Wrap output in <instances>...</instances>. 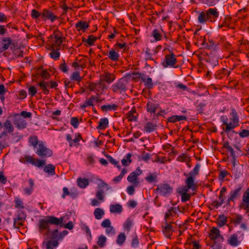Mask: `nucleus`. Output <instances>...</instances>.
I'll use <instances>...</instances> for the list:
<instances>
[{"label":"nucleus","instance_id":"nucleus-28","mask_svg":"<svg viewBox=\"0 0 249 249\" xmlns=\"http://www.w3.org/2000/svg\"><path fill=\"white\" fill-rule=\"evenodd\" d=\"M29 185H30V187L29 188H25L23 190L24 194L27 195H28V196L32 194V193L33 191L34 185V180L31 178L29 179Z\"/></svg>","mask_w":249,"mask_h":249},{"label":"nucleus","instance_id":"nucleus-13","mask_svg":"<svg viewBox=\"0 0 249 249\" xmlns=\"http://www.w3.org/2000/svg\"><path fill=\"white\" fill-rule=\"evenodd\" d=\"M189 177L185 180L186 187L184 188L185 191H188L190 189L195 191L197 185L195 182V178L188 176Z\"/></svg>","mask_w":249,"mask_h":249},{"label":"nucleus","instance_id":"nucleus-43","mask_svg":"<svg viewBox=\"0 0 249 249\" xmlns=\"http://www.w3.org/2000/svg\"><path fill=\"white\" fill-rule=\"evenodd\" d=\"M106 241L107 238L105 236L101 235L98 238L97 244L100 247L102 248L105 246Z\"/></svg>","mask_w":249,"mask_h":249},{"label":"nucleus","instance_id":"nucleus-50","mask_svg":"<svg viewBox=\"0 0 249 249\" xmlns=\"http://www.w3.org/2000/svg\"><path fill=\"white\" fill-rule=\"evenodd\" d=\"M96 101L97 102H99L98 98L94 96H92L86 102H87V106H92L93 105L94 102Z\"/></svg>","mask_w":249,"mask_h":249},{"label":"nucleus","instance_id":"nucleus-41","mask_svg":"<svg viewBox=\"0 0 249 249\" xmlns=\"http://www.w3.org/2000/svg\"><path fill=\"white\" fill-rule=\"evenodd\" d=\"M94 214L97 219H100L104 214V212L102 209L98 208L94 210Z\"/></svg>","mask_w":249,"mask_h":249},{"label":"nucleus","instance_id":"nucleus-10","mask_svg":"<svg viewBox=\"0 0 249 249\" xmlns=\"http://www.w3.org/2000/svg\"><path fill=\"white\" fill-rule=\"evenodd\" d=\"M142 172V171L139 167H138L135 171L132 172L127 177V180L137 186L138 185L139 182L138 180V177L140 176Z\"/></svg>","mask_w":249,"mask_h":249},{"label":"nucleus","instance_id":"nucleus-47","mask_svg":"<svg viewBox=\"0 0 249 249\" xmlns=\"http://www.w3.org/2000/svg\"><path fill=\"white\" fill-rule=\"evenodd\" d=\"M177 160L178 161H181V162H190L191 161V159H190V157L184 154L179 156Z\"/></svg>","mask_w":249,"mask_h":249},{"label":"nucleus","instance_id":"nucleus-37","mask_svg":"<svg viewBox=\"0 0 249 249\" xmlns=\"http://www.w3.org/2000/svg\"><path fill=\"white\" fill-rule=\"evenodd\" d=\"M218 43L214 42L212 40H209L207 43V47L211 51H215L217 48Z\"/></svg>","mask_w":249,"mask_h":249},{"label":"nucleus","instance_id":"nucleus-18","mask_svg":"<svg viewBox=\"0 0 249 249\" xmlns=\"http://www.w3.org/2000/svg\"><path fill=\"white\" fill-rule=\"evenodd\" d=\"M41 18H44V19H49L51 22H53L57 18V16L54 15L52 12L47 9H44L42 12Z\"/></svg>","mask_w":249,"mask_h":249},{"label":"nucleus","instance_id":"nucleus-7","mask_svg":"<svg viewBox=\"0 0 249 249\" xmlns=\"http://www.w3.org/2000/svg\"><path fill=\"white\" fill-rule=\"evenodd\" d=\"M127 84L128 81L126 78H121L117 83L112 85V90L115 92L122 93L127 89Z\"/></svg>","mask_w":249,"mask_h":249},{"label":"nucleus","instance_id":"nucleus-40","mask_svg":"<svg viewBox=\"0 0 249 249\" xmlns=\"http://www.w3.org/2000/svg\"><path fill=\"white\" fill-rule=\"evenodd\" d=\"M187 192L188 191H185L183 189L182 191L179 193L181 196V201L182 202H186L189 200L191 197L190 195L187 193Z\"/></svg>","mask_w":249,"mask_h":249},{"label":"nucleus","instance_id":"nucleus-27","mask_svg":"<svg viewBox=\"0 0 249 249\" xmlns=\"http://www.w3.org/2000/svg\"><path fill=\"white\" fill-rule=\"evenodd\" d=\"M76 28L78 31L85 30L88 28L89 25L85 21H79L75 25Z\"/></svg>","mask_w":249,"mask_h":249},{"label":"nucleus","instance_id":"nucleus-25","mask_svg":"<svg viewBox=\"0 0 249 249\" xmlns=\"http://www.w3.org/2000/svg\"><path fill=\"white\" fill-rule=\"evenodd\" d=\"M223 146L230 153V156L231 157L236 156V151H234L232 147L230 145L228 142H224L223 144Z\"/></svg>","mask_w":249,"mask_h":249},{"label":"nucleus","instance_id":"nucleus-26","mask_svg":"<svg viewBox=\"0 0 249 249\" xmlns=\"http://www.w3.org/2000/svg\"><path fill=\"white\" fill-rule=\"evenodd\" d=\"M55 166L52 164H48L45 166L44 168V171L51 175L55 174Z\"/></svg>","mask_w":249,"mask_h":249},{"label":"nucleus","instance_id":"nucleus-44","mask_svg":"<svg viewBox=\"0 0 249 249\" xmlns=\"http://www.w3.org/2000/svg\"><path fill=\"white\" fill-rule=\"evenodd\" d=\"M50 49L52 51L50 53L51 57L55 60L58 59L60 56V53L58 52V50H56L55 48L51 49V46Z\"/></svg>","mask_w":249,"mask_h":249},{"label":"nucleus","instance_id":"nucleus-54","mask_svg":"<svg viewBox=\"0 0 249 249\" xmlns=\"http://www.w3.org/2000/svg\"><path fill=\"white\" fill-rule=\"evenodd\" d=\"M230 20L231 18L230 17H225L223 23L221 25H219V29H221L224 26H228L230 25Z\"/></svg>","mask_w":249,"mask_h":249},{"label":"nucleus","instance_id":"nucleus-1","mask_svg":"<svg viewBox=\"0 0 249 249\" xmlns=\"http://www.w3.org/2000/svg\"><path fill=\"white\" fill-rule=\"evenodd\" d=\"M64 219V217L57 218L53 216H47L45 218L39 220V228L41 230H47L49 232H51L50 229V224L59 226L60 227L68 229L69 230L72 229L73 228V223L70 221L65 224L63 222Z\"/></svg>","mask_w":249,"mask_h":249},{"label":"nucleus","instance_id":"nucleus-42","mask_svg":"<svg viewBox=\"0 0 249 249\" xmlns=\"http://www.w3.org/2000/svg\"><path fill=\"white\" fill-rule=\"evenodd\" d=\"M156 127V124H154L152 123H148L146 124L145 126H144V130L147 132H151L153 131Z\"/></svg>","mask_w":249,"mask_h":249},{"label":"nucleus","instance_id":"nucleus-15","mask_svg":"<svg viewBox=\"0 0 249 249\" xmlns=\"http://www.w3.org/2000/svg\"><path fill=\"white\" fill-rule=\"evenodd\" d=\"M13 123L19 129H23L26 127L27 123L21 116L17 114L14 116Z\"/></svg>","mask_w":249,"mask_h":249},{"label":"nucleus","instance_id":"nucleus-63","mask_svg":"<svg viewBox=\"0 0 249 249\" xmlns=\"http://www.w3.org/2000/svg\"><path fill=\"white\" fill-rule=\"evenodd\" d=\"M28 92L31 96H33L36 93L37 90L34 86H31L28 89Z\"/></svg>","mask_w":249,"mask_h":249},{"label":"nucleus","instance_id":"nucleus-29","mask_svg":"<svg viewBox=\"0 0 249 249\" xmlns=\"http://www.w3.org/2000/svg\"><path fill=\"white\" fill-rule=\"evenodd\" d=\"M108 124V121L107 118H103L100 119L99 122V125L97 127V129H103L106 128Z\"/></svg>","mask_w":249,"mask_h":249},{"label":"nucleus","instance_id":"nucleus-32","mask_svg":"<svg viewBox=\"0 0 249 249\" xmlns=\"http://www.w3.org/2000/svg\"><path fill=\"white\" fill-rule=\"evenodd\" d=\"M227 218L224 215H219L217 218V223L220 227H222L226 224Z\"/></svg>","mask_w":249,"mask_h":249},{"label":"nucleus","instance_id":"nucleus-34","mask_svg":"<svg viewBox=\"0 0 249 249\" xmlns=\"http://www.w3.org/2000/svg\"><path fill=\"white\" fill-rule=\"evenodd\" d=\"M171 223V222H169ZM163 232H172L175 231L173 230L172 226L169 223L168 221H165L164 225H162Z\"/></svg>","mask_w":249,"mask_h":249},{"label":"nucleus","instance_id":"nucleus-57","mask_svg":"<svg viewBox=\"0 0 249 249\" xmlns=\"http://www.w3.org/2000/svg\"><path fill=\"white\" fill-rule=\"evenodd\" d=\"M41 14L42 13H39L36 9H33L31 11V16L34 19L37 18L39 17H41Z\"/></svg>","mask_w":249,"mask_h":249},{"label":"nucleus","instance_id":"nucleus-59","mask_svg":"<svg viewBox=\"0 0 249 249\" xmlns=\"http://www.w3.org/2000/svg\"><path fill=\"white\" fill-rule=\"evenodd\" d=\"M15 207L17 208H21L23 209L24 208L23 203L21 200H20L18 198H16L15 200Z\"/></svg>","mask_w":249,"mask_h":249},{"label":"nucleus","instance_id":"nucleus-23","mask_svg":"<svg viewBox=\"0 0 249 249\" xmlns=\"http://www.w3.org/2000/svg\"><path fill=\"white\" fill-rule=\"evenodd\" d=\"M110 211L111 213H121L123 211V207L119 204H111L110 205Z\"/></svg>","mask_w":249,"mask_h":249},{"label":"nucleus","instance_id":"nucleus-58","mask_svg":"<svg viewBox=\"0 0 249 249\" xmlns=\"http://www.w3.org/2000/svg\"><path fill=\"white\" fill-rule=\"evenodd\" d=\"M243 201L245 203H249V188L243 194Z\"/></svg>","mask_w":249,"mask_h":249},{"label":"nucleus","instance_id":"nucleus-55","mask_svg":"<svg viewBox=\"0 0 249 249\" xmlns=\"http://www.w3.org/2000/svg\"><path fill=\"white\" fill-rule=\"evenodd\" d=\"M231 172L236 177H239L241 174V171L239 170L237 166H232Z\"/></svg>","mask_w":249,"mask_h":249},{"label":"nucleus","instance_id":"nucleus-21","mask_svg":"<svg viewBox=\"0 0 249 249\" xmlns=\"http://www.w3.org/2000/svg\"><path fill=\"white\" fill-rule=\"evenodd\" d=\"M159 107L158 104L153 103L151 102H148L146 105L147 111L151 113H154Z\"/></svg>","mask_w":249,"mask_h":249},{"label":"nucleus","instance_id":"nucleus-3","mask_svg":"<svg viewBox=\"0 0 249 249\" xmlns=\"http://www.w3.org/2000/svg\"><path fill=\"white\" fill-rule=\"evenodd\" d=\"M230 120L231 122L228 123L226 120L223 121V123L226 125L225 131L228 132L239 125V119L237 113L234 108L231 109V112L230 114Z\"/></svg>","mask_w":249,"mask_h":249},{"label":"nucleus","instance_id":"nucleus-56","mask_svg":"<svg viewBox=\"0 0 249 249\" xmlns=\"http://www.w3.org/2000/svg\"><path fill=\"white\" fill-rule=\"evenodd\" d=\"M46 164L45 160H41L38 159H35V161L33 165L38 167H41L44 166Z\"/></svg>","mask_w":249,"mask_h":249},{"label":"nucleus","instance_id":"nucleus-22","mask_svg":"<svg viewBox=\"0 0 249 249\" xmlns=\"http://www.w3.org/2000/svg\"><path fill=\"white\" fill-rule=\"evenodd\" d=\"M127 118L129 121H136L137 120V113L135 108H132L127 114Z\"/></svg>","mask_w":249,"mask_h":249},{"label":"nucleus","instance_id":"nucleus-49","mask_svg":"<svg viewBox=\"0 0 249 249\" xmlns=\"http://www.w3.org/2000/svg\"><path fill=\"white\" fill-rule=\"evenodd\" d=\"M131 245L133 248H137L138 247L139 245V241L136 235H135L132 237Z\"/></svg>","mask_w":249,"mask_h":249},{"label":"nucleus","instance_id":"nucleus-24","mask_svg":"<svg viewBox=\"0 0 249 249\" xmlns=\"http://www.w3.org/2000/svg\"><path fill=\"white\" fill-rule=\"evenodd\" d=\"M78 186L81 188H85L89 184L88 179L79 178L77 179Z\"/></svg>","mask_w":249,"mask_h":249},{"label":"nucleus","instance_id":"nucleus-45","mask_svg":"<svg viewBox=\"0 0 249 249\" xmlns=\"http://www.w3.org/2000/svg\"><path fill=\"white\" fill-rule=\"evenodd\" d=\"M29 142L30 144L34 147H36L38 144V143L39 142L38 138L36 136L30 137L29 140Z\"/></svg>","mask_w":249,"mask_h":249},{"label":"nucleus","instance_id":"nucleus-61","mask_svg":"<svg viewBox=\"0 0 249 249\" xmlns=\"http://www.w3.org/2000/svg\"><path fill=\"white\" fill-rule=\"evenodd\" d=\"M104 191L102 190H100L97 192L96 196L99 200L103 201L104 197Z\"/></svg>","mask_w":249,"mask_h":249},{"label":"nucleus","instance_id":"nucleus-8","mask_svg":"<svg viewBox=\"0 0 249 249\" xmlns=\"http://www.w3.org/2000/svg\"><path fill=\"white\" fill-rule=\"evenodd\" d=\"M177 63V60L176 58L175 55L172 53L171 54H167L165 55V60L162 62V66L164 68H167L168 67H171L172 68H179V66L178 65L176 66V64Z\"/></svg>","mask_w":249,"mask_h":249},{"label":"nucleus","instance_id":"nucleus-38","mask_svg":"<svg viewBox=\"0 0 249 249\" xmlns=\"http://www.w3.org/2000/svg\"><path fill=\"white\" fill-rule=\"evenodd\" d=\"M220 0H201V2L208 6L212 7L215 5Z\"/></svg>","mask_w":249,"mask_h":249},{"label":"nucleus","instance_id":"nucleus-48","mask_svg":"<svg viewBox=\"0 0 249 249\" xmlns=\"http://www.w3.org/2000/svg\"><path fill=\"white\" fill-rule=\"evenodd\" d=\"M97 38L92 35H89L88 39L84 40V42H87L88 45L91 46L93 44V43L96 40Z\"/></svg>","mask_w":249,"mask_h":249},{"label":"nucleus","instance_id":"nucleus-30","mask_svg":"<svg viewBox=\"0 0 249 249\" xmlns=\"http://www.w3.org/2000/svg\"><path fill=\"white\" fill-rule=\"evenodd\" d=\"M4 127L5 128V132L7 133H12L14 131V127L9 120H6L4 123Z\"/></svg>","mask_w":249,"mask_h":249},{"label":"nucleus","instance_id":"nucleus-9","mask_svg":"<svg viewBox=\"0 0 249 249\" xmlns=\"http://www.w3.org/2000/svg\"><path fill=\"white\" fill-rule=\"evenodd\" d=\"M36 154L40 157H51L53 155L52 150L45 146L43 142H40L36 152Z\"/></svg>","mask_w":249,"mask_h":249},{"label":"nucleus","instance_id":"nucleus-5","mask_svg":"<svg viewBox=\"0 0 249 249\" xmlns=\"http://www.w3.org/2000/svg\"><path fill=\"white\" fill-rule=\"evenodd\" d=\"M62 36V34L59 31H54L53 35L49 37V41L52 42L51 45V49L55 48L57 50H60L63 42Z\"/></svg>","mask_w":249,"mask_h":249},{"label":"nucleus","instance_id":"nucleus-62","mask_svg":"<svg viewBox=\"0 0 249 249\" xmlns=\"http://www.w3.org/2000/svg\"><path fill=\"white\" fill-rule=\"evenodd\" d=\"M38 85L42 90V91L44 94L48 95L49 93V89L41 82L38 83Z\"/></svg>","mask_w":249,"mask_h":249},{"label":"nucleus","instance_id":"nucleus-53","mask_svg":"<svg viewBox=\"0 0 249 249\" xmlns=\"http://www.w3.org/2000/svg\"><path fill=\"white\" fill-rule=\"evenodd\" d=\"M71 79L76 81L77 82H80L82 77L80 76L79 72L78 71L74 72L71 76Z\"/></svg>","mask_w":249,"mask_h":249},{"label":"nucleus","instance_id":"nucleus-35","mask_svg":"<svg viewBox=\"0 0 249 249\" xmlns=\"http://www.w3.org/2000/svg\"><path fill=\"white\" fill-rule=\"evenodd\" d=\"M118 106L115 104H111L107 105H103L101 107L102 109L104 111H107L108 110H115L117 108Z\"/></svg>","mask_w":249,"mask_h":249},{"label":"nucleus","instance_id":"nucleus-60","mask_svg":"<svg viewBox=\"0 0 249 249\" xmlns=\"http://www.w3.org/2000/svg\"><path fill=\"white\" fill-rule=\"evenodd\" d=\"M99 180L100 181V183L98 185V188H106L107 190H109L111 188L110 186H109L102 179H99Z\"/></svg>","mask_w":249,"mask_h":249},{"label":"nucleus","instance_id":"nucleus-4","mask_svg":"<svg viewBox=\"0 0 249 249\" xmlns=\"http://www.w3.org/2000/svg\"><path fill=\"white\" fill-rule=\"evenodd\" d=\"M65 234H50L49 240L44 241L43 245L46 249H54L58 245V241L62 240Z\"/></svg>","mask_w":249,"mask_h":249},{"label":"nucleus","instance_id":"nucleus-11","mask_svg":"<svg viewBox=\"0 0 249 249\" xmlns=\"http://www.w3.org/2000/svg\"><path fill=\"white\" fill-rule=\"evenodd\" d=\"M26 217V213L22 211H18L16 213V217L14 218V225L16 228H18V226H22L23 222Z\"/></svg>","mask_w":249,"mask_h":249},{"label":"nucleus","instance_id":"nucleus-36","mask_svg":"<svg viewBox=\"0 0 249 249\" xmlns=\"http://www.w3.org/2000/svg\"><path fill=\"white\" fill-rule=\"evenodd\" d=\"M108 58L114 61L118 60L119 54L114 50L112 49L109 51Z\"/></svg>","mask_w":249,"mask_h":249},{"label":"nucleus","instance_id":"nucleus-19","mask_svg":"<svg viewBox=\"0 0 249 249\" xmlns=\"http://www.w3.org/2000/svg\"><path fill=\"white\" fill-rule=\"evenodd\" d=\"M12 44V39L10 37L3 38L2 42L0 43V53H2L6 50L9 46ZM14 44L13 43V45Z\"/></svg>","mask_w":249,"mask_h":249},{"label":"nucleus","instance_id":"nucleus-39","mask_svg":"<svg viewBox=\"0 0 249 249\" xmlns=\"http://www.w3.org/2000/svg\"><path fill=\"white\" fill-rule=\"evenodd\" d=\"M200 167V164L199 163H197L194 169L188 174V176H190L195 178V176L199 174Z\"/></svg>","mask_w":249,"mask_h":249},{"label":"nucleus","instance_id":"nucleus-14","mask_svg":"<svg viewBox=\"0 0 249 249\" xmlns=\"http://www.w3.org/2000/svg\"><path fill=\"white\" fill-rule=\"evenodd\" d=\"M173 191V188L167 184H162L159 185L156 189V191L158 193L165 196L167 194L171 193Z\"/></svg>","mask_w":249,"mask_h":249},{"label":"nucleus","instance_id":"nucleus-46","mask_svg":"<svg viewBox=\"0 0 249 249\" xmlns=\"http://www.w3.org/2000/svg\"><path fill=\"white\" fill-rule=\"evenodd\" d=\"M126 240V236L125 234H119L116 240V243L119 245H123Z\"/></svg>","mask_w":249,"mask_h":249},{"label":"nucleus","instance_id":"nucleus-31","mask_svg":"<svg viewBox=\"0 0 249 249\" xmlns=\"http://www.w3.org/2000/svg\"><path fill=\"white\" fill-rule=\"evenodd\" d=\"M157 175L156 173H150L148 176L145 178V179L149 183L157 181Z\"/></svg>","mask_w":249,"mask_h":249},{"label":"nucleus","instance_id":"nucleus-52","mask_svg":"<svg viewBox=\"0 0 249 249\" xmlns=\"http://www.w3.org/2000/svg\"><path fill=\"white\" fill-rule=\"evenodd\" d=\"M152 36L157 41L160 40L161 39V35L158 29H155L153 31Z\"/></svg>","mask_w":249,"mask_h":249},{"label":"nucleus","instance_id":"nucleus-64","mask_svg":"<svg viewBox=\"0 0 249 249\" xmlns=\"http://www.w3.org/2000/svg\"><path fill=\"white\" fill-rule=\"evenodd\" d=\"M239 136L241 138H244L249 136V130L246 129L242 130L239 133Z\"/></svg>","mask_w":249,"mask_h":249},{"label":"nucleus","instance_id":"nucleus-33","mask_svg":"<svg viewBox=\"0 0 249 249\" xmlns=\"http://www.w3.org/2000/svg\"><path fill=\"white\" fill-rule=\"evenodd\" d=\"M142 80L144 83L145 86L148 89H151L153 87L152 80L151 78H145L142 77Z\"/></svg>","mask_w":249,"mask_h":249},{"label":"nucleus","instance_id":"nucleus-6","mask_svg":"<svg viewBox=\"0 0 249 249\" xmlns=\"http://www.w3.org/2000/svg\"><path fill=\"white\" fill-rule=\"evenodd\" d=\"M213 249H221L224 238L222 234H209Z\"/></svg>","mask_w":249,"mask_h":249},{"label":"nucleus","instance_id":"nucleus-17","mask_svg":"<svg viewBox=\"0 0 249 249\" xmlns=\"http://www.w3.org/2000/svg\"><path fill=\"white\" fill-rule=\"evenodd\" d=\"M241 187L239 186L230 193V196L227 200V204H230L231 201H234L235 199L240 196Z\"/></svg>","mask_w":249,"mask_h":249},{"label":"nucleus","instance_id":"nucleus-2","mask_svg":"<svg viewBox=\"0 0 249 249\" xmlns=\"http://www.w3.org/2000/svg\"><path fill=\"white\" fill-rule=\"evenodd\" d=\"M219 15V12L216 8H209L199 13L197 18L198 21L201 24H203L207 21L214 22Z\"/></svg>","mask_w":249,"mask_h":249},{"label":"nucleus","instance_id":"nucleus-12","mask_svg":"<svg viewBox=\"0 0 249 249\" xmlns=\"http://www.w3.org/2000/svg\"><path fill=\"white\" fill-rule=\"evenodd\" d=\"M115 79V76L112 73H105L100 76L99 85L103 88L105 87L104 85V82L110 83Z\"/></svg>","mask_w":249,"mask_h":249},{"label":"nucleus","instance_id":"nucleus-16","mask_svg":"<svg viewBox=\"0 0 249 249\" xmlns=\"http://www.w3.org/2000/svg\"><path fill=\"white\" fill-rule=\"evenodd\" d=\"M242 239L238 237L237 234H231L227 239V243L232 247H235L239 246Z\"/></svg>","mask_w":249,"mask_h":249},{"label":"nucleus","instance_id":"nucleus-20","mask_svg":"<svg viewBox=\"0 0 249 249\" xmlns=\"http://www.w3.org/2000/svg\"><path fill=\"white\" fill-rule=\"evenodd\" d=\"M134 225L133 219L131 218H127L123 224L124 231V232L128 233Z\"/></svg>","mask_w":249,"mask_h":249},{"label":"nucleus","instance_id":"nucleus-51","mask_svg":"<svg viewBox=\"0 0 249 249\" xmlns=\"http://www.w3.org/2000/svg\"><path fill=\"white\" fill-rule=\"evenodd\" d=\"M106 158L108 159V161L111 163L112 164L115 165H116L117 166V167L118 168V169H120L121 168V166L119 165H118V161H116L114 159H113L111 156H110V155H106Z\"/></svg>","mask_w":249,"mask_h":249}]
</instances>
